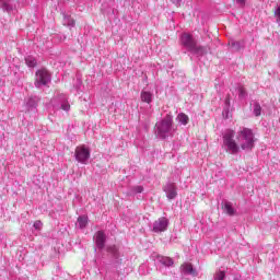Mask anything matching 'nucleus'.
Returning a JSON list of instances; mask_svg holds the SVG:
<instances>
[{
	"instance_id": "f257e3e1",
	"label": "nucleus",
	"mask_w": 280,
	"mask_h": 280,
	"mask_svg": "<svg viewBox=\"0 0 280 280\" xmlns=\"http://www.w3.org/2000/svg\"><path fill=\"white\" fill-rule=\"evenodd\" d=\"M235 141V131L232 129L225 130L223 133V148L229 154H240V150L250 152L255 148V133L253 129L243 128L237 131Z\"/></svg>"
},
{
	"instance_id": "f03ea898",
	"label": "nucleus",
	"mask_w": 280,
	"mask_h": 280,
	"mask_svg": "<svg viewBox=\"0 0 280 280\" xmlns=\"http://www.w3.org/2000/svg\"><path fill=\"white\" fill-rule=\"evenodd\" d=\"M179 40L180 45L197 58H201V56H207V54H209V46L198 45V42L196 40V38H194V35L189 33L182 34Z\"/></svg>"
},
{
	"instance_id": "7ed1b4c3",
	"label": "nucleus",
	"mask_w": 280,
	"mask_h": 280,
	"mask_svg": "<svg viewBox=\"0 0 280 280\" xmlns=\"http://www.w3.org/2000/svg\"><path fill=\"white\" fill-rule=\"evenodd\" d=\"M155 137L158 139H167L174 135V117L166 115L164 118L159 120L154 127Z\"/></svg>"
},
{
	"instance_id": "20e7f679",
	"label": "nucleus",
	"mask_w": 280,
	"mask_h": 280,
	"mask_svg": "<svg viewBox=\"0 0 280 280\" xmlns=\"http://www.w3.org/2000/svg\"><path fill=\"white\" fill-rule=\"evenodd\" d=\"M49 84H51V74L47 69H39L36 72V88L43 89V88H49Z\"/></svg>"
},
{
	"instance_id": "39448f33",
	"label": "nucleus",
	"mask_w": 280,
	"mask_h": 280,
	"mask_svg": "<svg viewBox=\"0 0 280 280\" xmlns=\"http://www.w3.org/2000/svg\"><path fill=\"white\" fill-rule=\"evenodd\" d=\"M74 159L78 163L86 165L89 163V159H91V150L84 145L77 147L74 151Z\"/></svg>"
},
{
	"instance_id": "423d86ee",
	"label": "nucleus",
	"mask_w": 280,
	"mask_h": 280,
	"mask_svg": "<svg viewBox=\"0 0 280 280\" xmlns=\"http://www.w3.org/2000/svg\"><path fill=\"white\" fill-rule=\"evenodd\" d=\"M167 226H170V220H167V218H165V217H162V218L158 219L156 221H154L153 231H154V233H163V232H165Z\"/></svg>"
},
{
	"instance_id": "0eeeda50",
	"label": "nucleus",
	"mask_w": 280,
	"mask_h": 280,
	"mask_svg": "<svg viewBox=\"0 0 280 280\" xmlns=\"http://www.w3.org/2000/svg\"><path fill=\"white\" fill-rule=\"evenodd\" d=\"M163 190L166 194V198L168 200H174V198H176V196H178V192L176 190V184H174V183H167L163 187Z\"/></svg>"
},
{
	"instance_id": "6e6552de",
	"label": "nucleus",
	"mask_w": 280,
	"mask_h": 280,
	"mask_svg": "<svg viewBox=\"0 0 280 280\" xmlns=\"http://www.w3.org/2000/svg\"><path fill=\"white\" fill-rule=\"evenodd\" d=\"M95 244L97 246V248H100V250H102V248H104V246H106V234L102 231H98L95 236Z\"/></svg>"
},
{
	"instance_id": "1a4fd4ad",
	"label": "nucleus",
	"mask_w": 280,
	"mask_h": 280,
	"mask_svg": "<svg viewBox=\"0 0 280 280\" xmlns=\"http://www.w3.org/2000/svg\"><path fill=\"white\" fill-rule=\"evenodd\" d=\"M182 272H184V275H190L191 277H198V271L194 269L191 264L182 265Z\"/></svg>"
},
{
	"instance_id": "9d476101",
	"label": "nucleus",
	"mask_w": 280,
	"mask_h": 280,
	"mask_svg": "<svg viewBox=\"0 0 280 280\" xmlns=\"http://www.w3.org/2000/svg\"><path fill=\"white\" fill-rule=\"evenodd\" d=\"M156 259L162 264V266H166L167 268H170V266H174V259L171 257L156 255Z\"/></svg>"
},
{
	"instance_id": "9b49d317",
	"label": "nucleus",
	"mask_w": 280,
	"mask_h": 280,
	"mask_svg": "<svg viewBox=\"0 0 280 280\" xmlns=\"http://www.w3.org/2000/svg\"><path fill=\"white\" fill-rule=\"evenodd\" d=\"M154 97V94L149 91H142L140 94L141 102H144V104H152V100Z\"/></svg>"
},
{
	"instance_id": "f8f14e48",
	"label": "nucleus",
	"mask_w": 280,
	"mask_h": 280,
	"mask_svg": "<svg viewBox=\"0 0 280 280\" xmlns=\"http://www.w3.org/2000/svg\"><path fill=\"white\" fill-rule=\"evenodd\" d=\"M229 47H230V49H232V51H240V49H242L244 47V42H235V40L231 39L229 42Z\"/></svg>"
},
{
	"instance_id": "ddd939ff",
	"label": "nucleus",
	"mask_w": 280,
	"mask_h": 280,
	"mask_svg": "<svg viewBox=\"0 0 280 280\" xmlns=\"http://www.w3.org/2000/svg\"><path fill=\"white\" fill-rule=\"evenodd\" d=\"M223 209L228 215H235L236 213L235 208H233V203H231V201H224Z\"/></svg>"
},
{
	"instance_id": "4468645a",
	"label": "nucleus",
	"mask_w": 280,
	"mask_h": 280,
	"mask_svg": "<svg viewBox=\"0 0 280 280\" xmlns=\"http://www.w3.org/2000/svg\"><path fill=\"white\" fill-rule=\"evenodd\" d=\"M176 121L182 124V126H187L189 124V116H187L185 113H180L177 115Z\"/></svg>"
},
{
	"instance_id": "2eb2a0df",
	"label": "nucleus",
	"mask_w": 280,
	"mask_h": 280,
	"mask_svg": "<svg viewBox=\"0 0 280 280\" xmlns=\"http://www.w3.org/2000/svg\"><path fill=\"white\" fill-rule=\"evenodd\" d=\"M59 101L61 102V109L66 110V112H69L70 108H71V105H69V102H67V95L61 94L59 96Z\"/></svg>"
},
{
	"instance_id": "dca6fc26",
	"label": "nucleus",
	"mask_w": 280,
	"mask_h": 280,
	"mask_svg": "<svg viewBox=\"0 0 280 280\" xmlns=\"http://www.w3.org/2000/svg\"><path fill=\"white\" fill-rule=\"evenodd\" d=\"M107 253H109L116 261L117 259H119V249L117 248V246H109L107 248Z\"/></svg>"
},
{
	"instance_id": "f3484780",
	"label": "nucleus",
	"mask_w": 280,
	"mask_h": 280,
	"mask_svg": "<svg viewBox=\"0 0 280 280\" xmlns=\"http://www.w3.org/2000/svg\"><path fill=\"white\" fill-rule=\"evenodd\" d=\"M86 224H89V218L86 217L78 218L77 226H79V229H86Z\"/></svg>"
},
{
	"instance_id": "a211bd4d",
	"label": "nucleus",
	"mask_w": 280,
	"mask_h": 280,
	"mask_svg": "<svg viewBox=\"0 0 280 280\" xmlns=\"http://www.w3.org/2000/svg\"><path fill=\"white\" fill-rule=\"evenodd\" d=\"M63 25L68 27H73L75 25V21L71 19V16L63 14Z\"/></svg>"
},
{
	"instance_id": "6ab92c4d",
	"label": "nucleus",
	"mask_w": 280,
	"mask_h": 280,
	"mask_svg": "<svg viewBox=\"0 0 280 280\" xmlns=\"http://www.w3.org/2000/svg\"><path fill=\"white\" fill-rule=\"evenodd\" d=\"M253 113H254L255 117L261 116V105L258 102H255L253 104Z\"/></svg>"
},
{
	"instance_id": "aec40b11",
	"label": "nucleus",
	"mask_w": 280,
	"mask_h": 280,
	"mask_svg": "<svg viewBox=\"0 0 280 280\" xmlns=\"http://www.w3.org/2000/svg\"><path fill=\"white\" fill-rule=\"evenodd\" d=\"M247 93H246V89H244L243 86L238 88V97L240 100H246L247 97Z\"/></svg>"
},
{
	"instance_id": "412c9836",
	"label": "nucleus",
	"mask_w": 280,
	"mask_h": 280,
	"mask_svg": "<svg viewBox=\"0 0 280 280\" xmlns=\"http://www.w3.org/2000/svg\"><path fill=\"white\" fill-rule=\"evenodd\" d=\"M226 279V273L224 271H217L214 273V280H224Z\"/></svg>"
},
{
	"instance_id": "4be33fe9",
	"label": "nucleus",
	"mask_w": 280,
	"mask_h": 280,
	"mask_svg": "<svg viewBox=\"0 0 280 280\" xmlns=\"http://www.w3.org/2000/svg\"><path fill=\"white\" fill-rule=\"evenodd\" d=\"M273 14L276 16V21H277L278 25L280 26V4L276 8Z\"/></svg>"
},
{
	"instance_id": "5701e85b",
	"label": "nucleus",
	"mask_w": 280,
	"mask_h": 280,
	"mask_svg": "<svg viewBox=\"0 0 280 280\" xmlns=\"http://www.w3.org/2000/svg\"><path fill=\"white\" fill-rule=\"evenodd\" d=\"M131 191L132 194H143V186H133Z\"/></svg>"
},
{
	"instance_id": "b1692460",
	"label": "nucleus",
	"mask_w": 280,
	"mask_h": 280,
	"mask_svg": "<svg viewBox=\"0 0 280 280\" xmlns=\"http://www.w3.org/2000/svg\"><path fill=\"white\" fill-rule=\"evenodd\" d=\"M26 65L27 67H31L32 69H34V67H36V61L32 58H26Z\"/></svg>"
},
{
	"instance_id": "393cba45",
	"label": "nucleus",
	"mask_w": 280,
	"mask_h": 280,
	"mask_svg": "<svg viewBox=\"0 0 280 280\" xmlns=\"http://www.w3.org/2000/svg\"><path fill=\"white\" fill-rule=\"evenodd\" d=\"M225 104V110H229V108H231V95L228 94L224 101Z\"/></svg>"
},
{
	"instance_id": "a878e982",
	"label": "nucleus",
	"mask_w": 280,
	"mask_h": 280,
	"mask_svg": "<svg viewBox=\"0 0 280 280\" xmlns=\"http://www.w3.org/2000/svg\"><path fill=\"white\" fill-rule=\"evenodd\" d=\"M236 3L241 5V8H244L246 5V0H236Z\"/></svg>"
},
{
	"instance_id": "bb28decb",
	"label": "nucleus",
	"mask_w": 280,
	"mask_h": 280,
	"mask_svg": "<svg viewBox=\"0 0 280 280\" xmlns=\"http://www.w3.org/2000/svg\"><path fill=\"white\" fill-rule=\"evenodd\" d=\"M40 226H43V222L36 221V229L38 230V229H40Z\"/></svg>"
},
{
	"instance_id": "cd10ccee",
	"label": "nucleus",
	"mask_w": 280,
	"mask_h": 280,
	"mask_svg": "<svg viewBox=\"0 0 280 280\" xmlns=\"http://www.w3.org/2000/svg\"><path fill=\"white\" fill-rule=\"evenodd\" d=\"M173 3H175L176 5H180V0H173Z\"/></svg>"
},
{
	"instance_id": "c85d7f7f",
	"label": "nucleus",
	"mask_w": 280,
	"mask_h": 280,
	"mask_svg": "<svg viewBox=\"0 0 280 280\" xmlns=\"http://www.w3.org/2000/svg\"><path fill=\"white\" fill-rule=\"evenodd\" d=\"M233 280H242V276L235 277Z\"/></svg>"
},
{
	"instance_id": "c756f323",
	"label": "nucleus",
	"mask_w": 280,
	"mask_h": 280,
	"mask_svg": "<svg viewBox=\"0 0 280 280\" xmlns=\"http://www.w3.org/2000/svg\"><path fill=\"white\" fill-rule=\"evenodd\" d=\"M79 84H82V81H79Z\"/></svg>"
}]
</instances>
